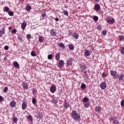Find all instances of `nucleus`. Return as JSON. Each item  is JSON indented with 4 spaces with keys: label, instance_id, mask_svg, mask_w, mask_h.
I'll return each mask as SVG.
<instances>
[{
    "label": "nucleus",
    "instance_id": "nucleus-17",
    "mask_svg": "<svg viewBox=\"0 0 124 124\" xmlns=\"http://www.w3.org/2000/svg\"><path fill=\"white\" fill-rule=\"evenodd\" d=\"M116 74H117V71H113V70H110V75L111 76H116Z\"/></svg>",
    "mask_w": 124,
    "mask_h": 124
},
{
    "label": "nucleus",
    "instance_id": "nucleus-31",
    "mask_svg": "<svg viewBox=\"0 0 124 124\" xmlns=\"http://www.w3.org/2000/svg\"><path fill=\"white\" fill-rule=\"evenodd\" d=\"M69 107V104L67 103H65L64 104V108H65V109H67Z\"/></svg>",
    "mask_w": 124,
    "mask_h": 124
},
{
    "label": "nucleus",
    "instance_id": "nucleus-38",
    "mask_svg": "<svg viewBox=\"0 0 124 124\" xmlns=\"http://www.w3.org/2000/svg\"><path fill=\"white\" fill-rule=\"evenodd\" d=\"M31 56L32 57H35L36 56V54H35V52L32 51L31 52Z\"/></svg>",
    "mask_w": 124,
    "mask_h": 124
},
{
    "label": "nucleus",
    "instance_id": "nucleus-44",
    "mask_svg": "<svg viewBox=\"0 0 124 124\" xmlns=\"http://www.w3.org/2000/svg\"><path fill=\"white\" fill-rule=\"evenodd\" d=\"M26 38H27V39H31V34H28L26 35Z\"/></svg>",
    "mask_w": 124,
    "mask_h": 124
},
{
    "label": "nucleus",
    "instance_id": "nucleus-13",
    "mask_svg": "<svg viewBox=\"0 0 124 124\" xmlns=\"http://www.w3.org/2000/svg\"><path fill=\"white\" fill-rule=\"evenodd\" d=\"M22 85L24 90H28V89H29V86H28V84H27V83H26L25 82L22 83Z\"/></svg>",
    "mask_w": 124,
    "mask_h": 124
},
{
    "label": "nucleus",
    "instance_id": "nucleus-50",
    "mask_svg": "<svg viewBox=\"0 0 124 124\" xmlns=\"http://www.w3.org/2000/svg\"><path fill=\"white\" fill-rule=\"evenodd\" d=\"M121 53L123 55H124V47H123L121 50Z\"/></svg>",
    "mask_w": 124,
    "mask_h": 124
},
{
    "label": "nucleus",
    "instance_id": "nucleus-35",
    "mask_svg": "<svg viewBox=\"0 0 124 124\" xmlns=\"http://www.w3.org/2000/svg\"><path fill=\"white\" fill-rule=\"evenodd\" d=\"M63 13L64 15H66V16H68V12H67V11L65 10H63Z\"/></svg>",
    "mask_w": 124,
    "mask_h": 124
},
{
    "label": "nucleus",
    "instance_id": "nucleus-34",
    "mask_svg": "<svg viewBox=\"0 0 124 124\" xmlns=\"http://www.w3.org/2000/svg\"><path fill=\"white\" fill-rule=\"evenodd\" d=\"M13 122H14V123H17V122H18V119L17 118V117H13Z\"/></svg>",
    "mask_w": 124,
    "mask_h": 124
},
{
    "label": "nucleus",
    "instance_id": "nucleus-22",
    "mask_svg": "<svg viewBox=\"0 0 124 124\" xmlns=\"http://www.w3.org/2000/svg\"><path fill=\"white\" fill-rule=\"evenodd\" d=\"M120 123V122L119 121V120H118L117 119V118H115L114 119V121H113V124H119V123Z\"/></svg>",
    "mask_w": 124,
    "mask_h": 124
},
{
    "label": "nucleus",
    "instance_id": "nucleus-30",
    "mask_svg": "<svg viewBox=\"0 0 124 124\" xmlns=\"http://www.w3.org/2000/svg\"><path fill=\"white\" fill-rule=\"evenodd\" d=\"M32 103L33 104V105L36 103V99H35L34 97H32Z\"/></svg>",
    "mask_w": 124,
    "mask_h": 124
},
{
    "label": "nucleus",
    "instance_id": "nucleus-39",
    "mask_svg": "<svg viewBox=\"0 0 124 124\" xmlns=\"http://www.w3.org/2000/svg\"><path fill=\"white\" fill-rule=\"evenodd\" d=\"M124 78V75H121L119 76V81H122Z\"/></svg>",
    "mask_w": 124,
    "mask_h": 124
},
{
    "label": "nucleus",
    "instance_id": "nucleus-41",
    "mask_svg": "<svg viewBox=\"0 0 124 124\" xmlns=\"http://www.w3.org/2000/svg\"><path fill=\"white\" fill-rule=\"evenodd\" d=\"M7 91H8V87L6 86L4 87V88L3 89V92H4V93H6L7 92Z\"/></svg>",
    "mask_w": 124,
    "mask_h": 124
},
{
    "label": "nucleus",
    "instance_id": "nucleus-59",
    "mask_svg": "<svg viewBox=\"0 0 124 124\" xmlns=\"http://www.w3.org/2000/svg\"><path fill=\"white\" fill-rule=\"evenodd\" d=\"M1 56V52L0 51V57Z\"/></svg>",
    "mask_w": 124,
    "mask_h": 124
},
{
    "label": "nucleus",
    "instance_id": "nucleus-4",
    "mask_svg": "<svg viewBox=\"0 0 124 124\" xmlns=\"http://www.w3.org/2000/svg\"><path fill=\"white\" fill-rule=\"evenodd\" d=\"M92 54V51L91 50L86 49L84 51V56L85 57H89V56H91Z\"/></svg>",
    "mask_w": 124,
    "mask_h": 124
},
{
    "label": "nucleus",
    "instance_id": "nucleus-33",
    "mask_svg": "<svg viewBox=\"0 0 124 124\" xmlns=\"http://www.w3.org/2000/svg\"><path fill=\"white\" fill-rule=\"evenodd\" d=\"M5 30L4 29H2L0 30V34H4L5 33Z\"/></svg>",
    "mask_w": 124,
    "mask_h": 124
},
{
    "label": "nucleus",
    "instance_id": "nucleus-18",
    "mask_svg": "<svg viewBox=\"0 0 124 124\" xmlns=\"http://www.w3.org/2000/svg\"><path fill=\"white\" fill-rule=\"evenodd\" d=\"M21 29H22V30H25L26 29V27H27V23H23L21 24Z\"/></svg>",
    "mask_w": 124,
    "mask_h": 124
},
{
    "label": "nucleus",
    "instance_id": "nucleus-8",
    "mask_svg": "<svg viewBox=\"0 0 124 124\" xmlns=\"http://www.w3.org/2000/svg\"><path fill=\"white\" fill-rule=\"evenodd\" d=\"M10 106L12 108H14L16 106V102L12 100L10 103Z\"/></svg>",
    "mask_w": 124,
    "mask_h": 124
},
{
    "label": "nucleus",
    "instance_id": "nucleus-3",
    "mask_svg": "<svg viewBox=\"0 0 124 124\" xmlns=\"http://www.w3.org/2000/svg\"><path fill=\"white\" fill-rule=\"evenodd\" d=\"M58 101H59V99H58V98L54 97L51 99V102L52 104L56 105L58 103Z\"/></svg>",
    "mask_w": 124,
    "mask_h": 124
},
{
    "label": "nucleus",
    "instance_id": "nucleus-20",
    "mask_svg": "<svg viewBox=\"0 0 124 124\" xmlns=\"http://www.w3.org/2000/svg\"><path fill=\"white\" fill-rule=\"evenodd\" d=\"M26 11H30V10H31V6H30V5H27L26 7L25 8Z\"/></svg>",
    "mask_w": 124,
    "mask_h": 124
},
{
    "label": "nucleus",
    "instance_id": "nucleus-15",
    "mask_svg": "<svg viewBox=\"0 0 124 124\" xmlns=\"http://www.w3.org/2000/svg\"><path fill=\"white\" fill-rule=\"evenodd\" d=\"M13 64L16 68H19L20 66V65H19V63L17 62H14Z\"/></svg>",
    "mask_w": 124,
    "mask_h": 124
},
{
    "label": "nucleus",
    "instance_id": "nucleus-48",
    "mask_svg": "<svg viewBox=\"0 0 124 124\" xmlns=\"http://www.w3.org/2000/svg\"><path fill=\"white\" fill-rule=\"evenodd\" d=\"M4 50H5L6 51H7V50H8V49H9V47L8 46H5L4 47Z\"/></svg>",
    "mask_w": 124,
    "mask_h": 124
},
{
    "label": "nucleus",
    "instance_id": "nucleus-23",
    "mask_svg": "<svg viewBox=\"0 0 124 124\" xmlns=\"http://www.w3.org/2000/svg\"><path fill=\"white\" fill-rule=\"evenodd\" d=\"M68 47L70 50H74V46L72 44H69Z\"/></svg>",
    "mask_w": 124,
    "mask_h": 124
},
{
    "label": "nucleus",
    "instance_id": "nucleus-56",
    "mask_svg": "<svg viewBox=\"0 0 124 124\" xmlns=\"http://www.w3.org/2000/svg\"><path fill=\"white\" fill-rule=\"evenodd\" d=\"M35 92V89H32V93H34Z\"/></svg>",
    "mask_w": 124,
    "mask_h": 124
},
{
    "label": "nucleus",
    "instance_id": "nucleus-11",
    "mask_svg": "<svg viewBox=\"0 0 124 124\" xmlns=\"http://www.w3.org/2000/svg\"><path fill=\"white\" fill-rule=\"evenodd\" d=\"M94 9L95 11H99V9H100V5L98 4H96L94 5Z\"/></svg>",
    "mask_w": 124,
    "mask_h": 124
},
{
    "label": "nucleus",
    "instance_id": "nucleus-12",
    "mask_svg": "<svg viewBox=\"0 0 124 124\" xmlns=\"http://www.w3.org/2000/svg\"><path fill=\"white\" fill-rule=\"evenodd\" d=\"M50 34L52 36H56L57 35V32H56V31H55L54 29L50 30Z\"/></svg>",
    "mask_w": 124,
    "mask_h": 124
},
{
    "label": "nucleus",
    "instance_id": "nucleus-45",
    "mask_svg": "<svg viewBox=\"0 0 124 124\" xmlns=\"http://www.w3.org/2000/svg\"><path fill=\"white\" fill-rule=\"evenodd\" d=\"M102 34L103 35H106V34H107V31H102Z\"/></svg>",
    "mask_w": 124,
    "mask_h": 124
},
{
    "label": "nucleus",
    "instance_id": "nucleus-26",
    "mask_svg": "<svg viewBox=\"0 0 124 124\" xmlns=\"http://www.w3.org/2000/svg\"><path fill=\"white\" fill-rule=\"evenodd\" d=\"M27 118L29 121H31V122H32V121H33V119L32 118V116L31 115L27 116Z\"/></svg>",
    "mask_w": 124,
    "mask_h": 124
},
{
    "label": "nucleus",
    "instance_id": "nucleus-49",
    "mask_svg": "<svg viewBox=\"0 0 124 124\" xmlns=\"http://www.w3.org/2000/svg\"><path fill=\"white\" fill-rule=\"evenodd\" d=\"M12 33H16L17 32V30L16 29H13L12 31Z\"/></svg>",
    "mask_w": 124,
    "mask_h": 124
},
{
    "label": "nucleus",
    "instance_id": "nucleus-14",
    "mask_svg": "<svg viewBox=\"0 0 124 124\" xmlns=\"http://www.w3.org/2000/svg\"><path fill=\"white\" fill-rule=\"evenodd\" d=\"M27 103L26 102H23L22 104V110H25V109H27Z\"/></svg>",
    "mask_w": 124,
    "mask_h": 124
},
{
    "label": "nucleus",
    "instance_id": "nucleus-5",
    "mask_svg": "<svg viewBox=\"0 0 124 124\" xmlns=\"http://www.w3.org/2000/svg\"><path fill=\"white\" fill-rule=\"evenodd\" d=\"M56 90L57 87L55 85H52L50 88V91L52 93H54Z\"/></svg>",
    "mask_w": 124,
    "mask_h": 124
},
{
    "label": "nucleus",
    "instance_id": "nucleus-46",
    "mask_svg": "<svg viewBox=\"0 0 124 124\" xmlns=\"http://www.w3.org/2000/svg\"><path fill=\"white\" fill-rule=\"evenodd\" d=\"M121 106L122 107H124V100H122L121 102Z\"/></svg>",
    "mask_w": 124,
    "mask_h": 124
},
{
    "label": "nucleus",
    "instance_id": "nucleus-57",
    "mask_svg": "<svg viewBox=\"0 0 124 124\" xmlns=\"http://www.w3.org/2000/svg\"><path fill=\"white\" fill-rule=\"evenodd\" d=\"M96 2H99L100 1V0H95Z\"/></svg>",
    "mask_w": 124,
    "mask_h": 124
},
{
    "label": "nucleus",
    "instance_id": "nucleus-29",
    "mask_svg": "<svg viewBox=\"0 0 124 124\" xmlns=\"http://www.w3.org/2000/svg\"><path fill=\"white\" fill-rule=\"evenodd\" d=\"M86 84H85V83H82L81 85V89H82V90H85V89H86Z\"/></svg>",
    "mask_w": 124,
    "mask_h": 124
},
{
    "label": "nucleus",
    "instance_id": "nucleus-52",
    "mask_svg": "<svg viewBox=\"0 0 124 124\" xmlns=\"http://www.w3.org/2000/svg\"><path fill=\"white\" fill-rule=\"evenodd\" d=\"M2 99H3V98L0 95V102L2 101Z\"/></svg>",
    "mask_w": 124,
    "mask_h": 124
},
{
    "label": "nucleus",
    "instance_id": "nucleus-37",
    "mask_svg": "<svg viewBox=\"0 0 124 124\" xmlns=\"http://www.w3.org/2000/svg\"><path fill=\"white\" fill-rule=\"evenodd\" d=\"M93 19L94 20V21H98V16H94L93 17Z\"/></svg>",
    "mask_w": 124,
    "mask_h": 124
},
{
    "label": "nucleus",
    "instance_id": "nucleus-9",
    "mask_svg": "<svg viewBox=\"0 0 124 124\" xmlns=\"http://www.w3.org/2000/svg\"><path fill=\"white\" fill-rule=\"evenodd\" d=\"M64 64V62H63V61L61 60L58 64V67L61 68V67H62V66H63Z\"/></svg>",
    "mask_w": 124,
    "mask_h": 124
},
{
    "label": "nucleus",
    "instance_id": "nucleus-54",
    "mask_svg": "<svg viewBox=\"0 0 124 124\" xmlns=\"http://www.w3.org/2000/svg\"><path fill=\"white\" fill-rule=\"evenodd\" d=\"M4 61H7V58L6 57H5L4 58Z\"/></svg>",
    "mask_w": 124,
    "mask_h": 124
},
{
    "label": "nucleus",
    "instance_id": "nucleus-32",
    "mask_svg": "<svg viewBox=\"0 0 124 124\" xmlns=\"http://www.w3.org/2000/svg\"><path fill=\"white\" fill-rule=\"evenodd\" d=\"M8 14L9 15V16H13V15H14V13H13L12 11H9L8 12Z\"/></svg>",
    "mask_w": 124,
    "mask_h": 124
},
{
    "label": "nucleus",
    "instance_id": "nucleus-6",
    "mask_svg": "<svg viewBox=\"0 0 124 124\" xmlns=\"http://www.w3.org/2000/svg\"><path fill=\"white\" fill-rule=\"evenodd\" d=\"M107 86V84H106V82H102L100 84V88H101V90H105V89H106Z\"/></svg>",
    "mask_w": 124,
    "mask_h": 124
},
{
    "label": "nucleus",
    "instance_id": "nucleus-60",
    "mask_svg": "<svg viewBox=\"0 0 124 124\" xmlns=\"http://www.w3.org/2000/svg\"><path fill=\"white\" fill-rule=\"evenodd\" d=\"M116 78H117V77H113V79H116Z\"/></svg>",
    "mask_w": 124,
    "mask_h": 124
},
{
    "label": "nucleus",
    "instance_id": "nucleus-2",
    "mask_svg": "<svg viewBox=\"0 0 124 124\" xmlns=\"http://www.w3.org/2000/svg\"><path fill=\"white\" fill-rule=\"evenodd\" d=\"M80 69L81 72L83 73H87V65L82 64L80 67Z\"/></svg>",
    "mask_w": 124,
    "mask_h": 124
},
{
    "label": "nucleus",
    "instance_id": "nucleus-36",
    "mask_svg": "<svg viewBox=\"0 0 124 124\" xmlns=\"http://www.w3.org/2000/svg\"><path fill=\"white\" fill-rule=\"evenodd\" d=\"M119 40V41H124V36H123V35L120 36Z\"/></svg>",
    "mask_w": 124,
    "mask_h": 124
},
{
    "label": "nucleus",
    "instance_id": "nucleus-25",
    "mask_svg": "<svg viewBox=\"0 0 124 124\" xmlns=\"http://www.w3.org/2000/svg\"><path fill=\"white\" fill-rule=\"evenodd\" d=\"M39 41L41 43H42L43 41H44V38H43V37L42 36H39Z\"/></svg>",
    "mask_w": 124,
    "mask_h": 124
},
{
    "label": "nucleus",
    "instance_id": "nucleus-19",
    "mask_svg": "<svg viewBox=\"0 0 124 124\" xmlns=\"http://www.w3.org/2000/svg\"><path fill=\"white\" fill-rule=\"evenodd\" d=\"M60 56H61V53H58L55 55V59L56 60H57V61H59V60H60Z\"/></svg>",
    "mask_w": 124,
    "mask_h": 124
},
{
    "label": "nucleus",
    "instance_id": "nucleus-28",
    "mask_svg": "<svg viewBox=\"0 0 124 124\" xmlns=\"http://www.w3.org/2000/svg\"><path fill=\"white\" fill-rule=\"evenodd\" d=\"M59 46L60 48H62V49H65V46H64V44H60Z\"/></svg>",
    "mask_w": 124,
    "mask_h": 124
},
{
    "label": "nucleus",
    "instance_id": "nucleus-10",
    "mask_svg": "<svg viewBox=\"0 0 124 124\" xmlns=\"http://www.w3.org/2000/svg\"><path fill=\"white\" fill-rule=\"evenodd\" d=\"M72 36L75 39L77 40L78 39V38H79V34L76 32H74V33H73Z\"/></svg>",
    "mask_w": 124,
    "mask_h": 124
},
{
    "label": "nucleus",
    "instance_id": "nucleus-27",
    "mask_svg": "<svg viewBox=\"0 0 124 124\" xmlns=\"http://www.w3.org/2000/svg\"><path fill=\"white\" fill-rule=\"evenodd\" d=\"M72 64V61L71 60L67 61V65H71Z\"/></svg>",
    "mask_w": 124,
    "mask_h": 124
},
{
    "label": "nucleus",
    "instance_id": "nucleus-1",
    "mask_svg": "<svg viewBox=\"0 0 124 124\" xmlns=\"http://www.w3.org/2000/svg\"><path fill=\"white\" fill-rule=\"evenodd\" d=\"M71 117L75 121H80L81 117L80 114L76 110H73L72 112Z\"/></svg>",
    "mask_w": 124,
    "mask_h": 124
},
{
    "label": "nucleus",
    "instance_id": "nucleus-53",
    "mask_svg": "<svg viewBox=\"0 0 124 124\" xmlns=\"http://www.w3.org/2000/svg\"><path fill=\"white\" fill-rule=\"evenodd\" d=\"M109 121H113V120H114V119L113 118V117H111V118H109Z\"/></svg>",
    "mask_w": 124,
    "mask_h": 124
},
{
    "label": "nucleus",
    "instance_id": "nucleus-55",
    "mask_svg": "<svg viewBox=\"0 0 124 124\" xmlns=\"http://www.w3.org/2000/svg\"><path fill=\"white\" fill-rule=\"evenodd\" d=\"M55 21L58 22V21H59V18H58V17L55 18Z\"/></svg>",
    "mask_w": 124,
    "mask_h": 124
},
{
    "label": "nucleus",
    "instance_id": "nucleus-51",
    "mask_svg": "<svg viewBox=\"0 0 124 124\" xmlns=\"http://www.w3.org/2000/svg\"><path fill=\"white\" fill-rule=\"evenodd\" d=\"M45 16H46V14L43 13L42 14V17H44Z\"/></svg>",
    "mask_w": 124,
    "mask_h": 124
},
{
    "label": "nucleus",
    "instance_id": "nucleus-58",
    "mask_svg": "<svg viewBox=\"0 0 124 124\" xmlns=\"http://www.w3.org/2000/svg\"><path fill=\"white\" fill-rule=\"evenodd\" d=\"M12 29V27H11V26L9 27V30H11Z\"/></svg>",
    "mask_w": 124,
    "mask_h": 124
},
{
    "label": "nucleus",
    "instance_id": "nucleus-21",
    "mask_svg": "<svg viewBox=\"0 0 124 124\" xmlns=\"http://www.w3.org/2000/svg\"><path fill=\"white\" fill-rule=\"evenodd\" d=\"M38 115L37 116V119H39L40 120H41L42 118H43V115H41L40 113H38Z\"/></svg>",
    "mask_w": 124,
    "mask_h": 124
},
{
    "label": "nucleus",
    "instance_id": "nucleus-43",
    "mask_svg": "<svg viewBox=\"0 0 124 124\" xmlns=\"http://www.w3.org/2000/svg\"><path fill=\"white\" fill-rule=\"evenodd\" d=\"M103 78H106L107 77V75L105 73H103L102 74Z\"/></svg>",
    "mask_w": 124,
    "mask_h": 124
},
{
    "label": "nucleus",
    "instance_id": "nucleus-24",
    "mask_svg": "<svg viewBox=\"0 0 124 124\" xmlns=\"http://www.w3.org/2000/svg\"><path fill=\"white\" fill-rule=\"evenodd\" d=\"M89 101V98L87 97H85L83 99V102L84 103H87Z\"/></svg>",
    "mask_w": 124,
    "mask_h": 124
},
{
    "label": "nucleus",
    "instance_id": "nucleus-40",
    "mask_svg": "<svg viewBox=\"0 0 124 124\" xmlns=\"http://www.w3.org/2000/svg\"><path fill=\"white\" fill-rule=\"evenodd\" d=\"M47 59L48 60H52V59H53V55H52V54L48 55L47 56Z\"/></svg>",
    "mask_w": 124,
    "mask_h": 124
},
{
    "label": "nucleus",
    "instance_id": "nucleus-47",
    "mask_svg": "<svg viewBox=\"0 0 124 124\" xmlns=\"http://www.w3.org/2000/svg\"><path fill=\"white\" fill-rule=\"evenodd\" d=\"M8 11H9V8L8 7H6L5 8V12H8Z\"/></svg>",
    "mask_w": 124,
    "mask_h": 124
},
{
    "label": "nucleus",
    "instance_id": "nucleus-16",
    "mask_svg": "<svg viewBox=\"0 0 124 124\" xmlns=\"http://www.w3.org/2000/svg\"><path fill=\"white\" fill-rule=\"evenodd\" d=\"M100 110H101V107L99 106L96 107L95 108V112H96V113H99V112H100Z\"/></svg>",
    "mask_w": 124,
    "mask_h": 124
},
{
    "label": "nucleus",
    "instance_id": "nucleus-42",
    "mask_svg": "<svg viewBox=\"0 0 124 124\" xmlns=\"http://www.w3.org/2000/svg\"><path fill=\"white\" fill-rule=\"evenodd\" d=\"M90 106V104L86 103L84 104V107L85 108H89Z\"/></svg>",
    "mask_w": 124,
    "mask_h": 124
},
{
    "label": "nucleus",
    "instance_id": "nucleus-7",
    "mask_svg": "<svg viewBox=\"0 0 124 124\" xmlns=\"http://www.w3.org/2000/svg\"><path fill=\"white\" fill-rule=\"evenodd\" d=\"M107 22L108 24H110V25H112V24H114V23H115V19H114V18H112V19L108 18L107 20Z\"/></svg>",
    "mask_w": 124,
    "mask_h": 124
}]
</instances>
